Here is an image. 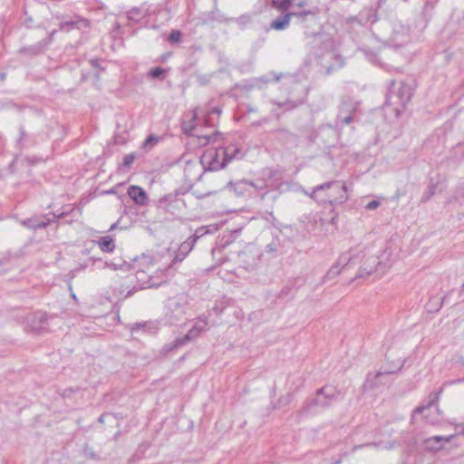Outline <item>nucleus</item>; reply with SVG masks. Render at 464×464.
Instances as JSON below:
<instances>
[{
	"mask_svg": "<svg viewBox=\"0 0 464 464\" xmlns=\"http://www.w3.org/2000/svg\"><path fill=\"white\" fill-rule=\"evenodd\" d=\"M247 111H250V112H255V111H256V109L251 108V107H248Z\"/></svg>",
	"mask_w": 464,
	"mask_h": 464,
	"instance_id": "de8ad7c7",
	"label": "nucleus"
},
{
	"mask_svg": "<svg viewBox=\"0 0 464 464\" xmlns=\"http://www.w3.org/2000/svg\"><path fill=\"white\" fill-rule=\"evenodd\" d=\"M411 40L410 28L401 24H395L390 37V42L394 47H401Z\"/></svg>",
	"mask_w": 464,
	"mask_h": 464,
	"instance_id": "9d476101",
	"label": "nucleus"
},
{
	"mask_svg": "<svg viewBox=\"0 0 464 464\" xmlns=\"http://www.w3.org/2000/svg\"><path fill=\"white\" fill-rule=\"evenodd\" d=\"M394 84H395V82H394L393 80H392V81H391V85H392V86H394Z\"/></svg>",
	"mask_w": 464,
	"mask_h": 464,
	"instance_id": "5fc2aeb1",
	"label": "nucleus"
},
{
	"mask_svg": "<svg viewBox=\"0 0 464 464\" xmlns=\"http://www.w3.org/2000/svg\"><path fill=\"white\" fill-rule=\"evenodd\" d=\"M279 246L278 240H273L271 243L266 245L265 251L268 254H275L277 252Z\"/></svg>",
	"mask_w": 464,
	"mask_h": 464,
	"instance_id": "72a5a7b5",
	"label": "nucleus"
},
{
	"mask_svg": "<svg viewBox=\"0 0 464 464\" xmlns=\"http://www.w3.org/2000/svg\"><path fill=\"white\" fill-rule=\"evenodd\" d=\"M455 435L449 436H432L425 440L424 443L430 450H439L442 449L443 445L447 442L451 441Z\"/></svg>",
	"mask_w": 464,
	"mask_h": 464,
	"instance_id": "dca6fc26",
	"label": "nucleus"
},
{
	"mask_svg": "<svg viewBox=\"0 0 464 464\" xmlns=\"http://www.w3.org/2000/svg\"><path fill=\"white\" fill-rule=\"evenodd\" d=\"M318 14V9H309V10H303V11H293L289 12L290 17H295L300 23H303L306 21L307 17H313L315 18Z\"/></svg>",
	"mask_w": 464,
	"mask_h": 464,
	"instance_id": "aec40b11",
	"label": "nucleus"
},
{
	"mask_svg": "<svg viewBox=\"0 0 464 464\" xmlns=\"http://www.w3.org/2000/svg\"><path fill=\"white\" fill-rule=\"evenodd\" d=\"M340 392L332 386H324L316 392L314 398L308 400L304 406V411L306 412L312 411L314 408H326L336 401Z\"/></svg>",
	"mask_w": 464,
	"mask_h": 464,
	"instance_id": "39448f33",
	"label": "nucleus"
},
{
	"mask_svg": "<svg viewBox=\"0 0 464 464\" xmlns=\"http://www.w3.org/2000/svg\"><path fill=\"white\" fill-rule=\"evenodd\" d=\"M84 267H85V266H81V267H79V268H76V269H75V271H79V270H81V269H83Z\"/></svg>",
	"mask_w": 464,
	"mask_h": 464,
	"instance_id": "864d4df0",
	"label": "nucleus"
},
{
	"mask_svg": "<svg viewBox=\"0 0 464 464\" xmlns=\"http://www.w3.org/2000/svg\"><path fill=\"white\" fill-rule=\"evenodd\" d=\"M103 417H104L103 415L100 416V418H99L100 422H103Z\"/></svg>",
	"mask_w": 464,
	"mask_h": 464,
	"instance_id": "09e8293b",
	"label": "nucleus"
},
{
	"mask_svg": "<svg viewBox=\"0 0 464 464\" xmlns=\"http://www.w3.org/2000/svg\"><path fill=\"white\" fill-rule=\"evenodd\" d=\"M455 432L456 435H464V422L456 425Z\"/></svg>",
	"mask_w": 464,
	"mask_h": 464,
	"instance_id": "58836bf2",
	"label": "nucleus"
},
{
	"mask_svg": "<svg viewBox=\"0 0 464 464\" xmlns=\"http://www.w3.org/2000/svg\"><path fill=\"white\" fill-rule=\"evenodd\" d=\"M403 2H408L409 0H402Z\"/></svg>",
	"mask_w": 464,
	"mask_h": 464,
	"instance_id": "bf43d9fd",
	"label": "nucleus"
},
{
	"mask_svg": "<svg viewBox=\"0 0 464 464\" xmlns=\"http://www.w3.org/2000/svg\"><path fill=\"white\" fill-rule=\"evenodd\" d=\"M340 463H341V461H340V460H338L335 464H340Z\"/></svg>",
	"mask_w": 464,
	"mask_h": 464,
	"instance_id": "13d9d810",
	"label": "nucleus"
},
{
	"mask_svg": "<svg viewBox=\"0 0 464 464\" xmlns=\"http://www.w3.org/2000/svg\"><path fill=\"white\" fill-rule=\"evenodd\" d=\"M114 227H115V225H111V229H113V228H114Z\"/></svg>",
	"mask_w": 464,
	"mask_h": 464,
	"instance_id": "4d7b16f0",
	"label": "nucleus"
},
{
	"mask_svg": "<svg viewBox=\"0 0 464 464\" xmlns=\"http://www.w3.org/2000/svg\"><path fill=\"white\" fill-rule=\"evenodd\" d=\"M425 418L427 419V420H428L429 422H430V423H431V424H433V425H435V424H437V423L439 422V420H438V419H429L428 415H427V416H425Z\"/></svg>",
	"mask_w": 464,
	"mask_h": 464,
	"instance_id": "c03bdc74",
	"label": "nucleus"
},
{
	"mask_svg": "<svg viewBox=\"0 0 464 464\" xmlns=\"http://www.w3.org/2000/svg\"><path fill=\"white\" fill-rule=\"evenodd\" d=\"M135 158L136 157L134 153L125 155L123 158L122 165L124 167H130L134 162Z\"/></svg>",
	"mask_w": 464,
	"mask_h": 464,
	"instance_id": "c9c22d12",
	"label": "nucleus"
},
{
	"mask_svg": "<svg viewBox=\"0 0 464 464\" xmlns=\"http://www.w3.org/2000/svg\"><path fill=\"white\" fill-rule=\"evenodd\" d=\"M180 201L179 199H174L171 196H165L160 199V207H163L167 208L168 210H170L169 208L171 207V203L179 204Z\"/></svg>",
	"mask_w": 464,
	"mask_h": 464,
	"instance_id": "cd10ccee",
	"label": "nucleus"
},
{
	"mask_svg": "<svg viewBox=\"0 0 464 464\" xmlns=\"http://www.w3.org/2000/svg\"><path fill=\"white\" fill-rule=\"evenodd\" d=\"M181 36H182V34H181L180 31L172 30L169 35L168 40L170 44H177L181 41Z\"/></svg>",
	"mask_w": 464,
	"mask_h": 464,
	"instance_id": "2f4dec72",
	"label": "nucleus"
},
{
	"mask_svg": "<svg viewBox=\"0 0 464 464\" xmlns=\"http://www.w3.org/2000/svg\"><path fill=\"white\" fill-rule=\"evenodd\" d=\"M412 96V90L410 85L401 82L398 91L395 93L390 92L386 99V103L393 105L396 103L401 104L402 107L411 101Z\"/></svg>",
	"mask_w": 464,
	"mask_h": 464,
	"instance_id": "1a4fd4ad",
	"label": "nucleus"
},
{
	"mask_svg": "<svg viewBox=\"0 0 464 464\" xmlns=\"http://www.w3.org/2000/svg\"><path fill=\"white\" fill-rule=\"evenodd\" d=\"M97 245L102 252L111 253L115 248L114 240L111 236H104L99 238Z\"/></svg>",
	"mask_w": 464,
	"mask_h": 464,
	"instance_id": "4be33fe9",
	"label": "nucleus"
},
{
	"mask_svg": "<svg viewBox=\"0 0 464 464\" xmlns=\"http://www.w3.org/2000/svg\"><path fill=\"white\" fill-rule=\"evenodd\" d=\"M161 276H164L163 272H161ZM136 278L140 288L158 287L165 282L164 276L156 278L151 275H148L146 271L141 269L137 270Z\"/></svg>",
	"mask_w": 464,
	"mask_h": 464,
	"instance_id": "9b49d317",
	"label": "nucleus"
},
{
	"mask_svg": "<svg viewBox=\"0 0 464 464\" xmlns=\"http://www.w3.org/2000/svg\"><path fill=\"white\" fill-rule=\"evenodd\" d=\"M290 14L286 12L284 14L277 16L270 24V28L276 31L285 30L290 24Z\"/></svg>",
	"mask_w": 464,
	"mask_h": 464,
	"instance_id": "f3484780",
	"label": "nucleus"
},
{
	"mask_svg": "<svg viewBox=\"0 0 464 464\" xmlns=\"http://www.w3.org/2000/svg\"><path fill=\"white\" fill-rule=\"evenodd\" d=\"M442 392V388H440L437 392H433V393H430V396H429V402H428V405L427 406H420L418 408H416L413 411V417L416 415V414H420V413H423L425 411H431V406L433 404H435L439 399H440V392Z\"/></svg>",
	"mask_w": 464,
	"mask_h": 464,
	"instance_id": "412c9836",
	"label": "nucleus"
},
{
	"mask_svg": "<svg viewBox=\"0 0 464 464\" xmlns=\"http://www.w3.org/2000/svg\"><path fill=\"white\" fill-rule=\"evenodd\" d=\"M429 6V1H427L424 5V7L427 8Z\"/></svg>",
	"mask_w": 464,
	"mask_h": 464,
	"instance_id": "603ef678",
	"label": "nucleus"
},
{
	"mask_svg": "<svg viewBox=\"0 0 464 464\" xmlns=\"http://www.w3.org/2000/svg\"><path fill=\"white\" fill-rule=\"evenodd\" d=\"M392 446H393L392 444H391L389 446H382V442H371V443H365V444L354 446L353 448V450L355 451V450L362 449L364 447H375V448H378V449L379 448L391 449V448H392Z\"/></svg>",
	"mask_w": 464,
	"mask_h": 464,
	"instance_id": "c756f323",
	"label": "nucleus"
},
{
	"mask_svg": "<svg viewBox=\"0 0 464 464\" xmlns=\"http://www.w3.org/2000/svg\"><path fill=\"white\" fill-rule=\"evenodd\" d=\"M218 230V226L217 224H212L208 226H204L197 228L193 236L189 237L190 238H195V243L208 234H214Z\"/></svg>",
	"mask_w": 464,
	"mask_h": 464,
	"instance_id": "6ab92c4d",
	"label": "nucleus"
},
{
	"mask_svg": "<svg viewBox=\"0 0 464 464\" xmlns=\"http://www.w3.org/2000/svg\"><path fill=\"white\" fill-rule=\"evenodd\" d=\"M50 43L51 37H49L48 39H44L35 44L23 47L19 50V53L30 57L36 56L42 53Z\"/></svg>",
	"mask_w": 464,
	"mask_h": 464,
	"instance_id": "2eb2a0df",
	"label": "nucleus"
},
{
	"mask_svg": "<svg viewBox=\"0 0 464 464\" xmlns=\"http://www.w3.org/2000/svg\"><path fill=\"white\" fill-rule=\"evenodd\" d=\"M250 20V17L248 15H242L238 18V21L242 24L248 23Z\"/></svg>",
	"mask_w": 464,
	"mask_h": 464,
	"instance_id": "79ce46f5",
	"label": "nucleus"
},
{
	"mask_svg": "<svg viewBox=\"0 0 464 464\" xmlns=\"http://www.w3.org/2000/svg\"><path fill=\"white\" fill-rule=\"evenodd\" d=\"M208 325V322L207 318L205 316H199L196 319L193 326L189 329L186 335L176 338L172 343L166 345V349L168 351H172L185 345L192 340H195L201 333L207 331Z\"/></svg>",
	"mask_w": 464,
	"mask_h": 464,
	"instance_id": "423d86ee",
	"label": "nucleus"
},
{
	"mask_svg": "<svg viewBox=\"0 0 464 464\" xmlns=\"http://www.w3.org/2000/svg\"><path fill=\"white\" fill-rule=\"evenodd\" d=\"M261 256V250L253 245L247 246L238 255L240 264L247 271H253L259 266Z\"/></svg>",
	"mask_w": 464,
	"mask_h": 464,
	"instance_id": "6e6552de",
	"label": "nucleus"
},
{
	"mask_svg": "<svg viewBox=\"0 0 464 464\" xmlns=\"http://www.w3.org/2000/svg\"><path fill=\"white\" fill-rule=\"evenodd\" d=\"M459 198H464V188L462 187H459L455 191V195L446 199V204L449 205L458 202Z\"/></svg>",
	"mask_w": 464,
	"mask_h": 464,
	"instance_id": "c85d7f7f",
	"label": "nucleus"
},
{
	"mask_svg": "<svg viewBox=\"0 0 464 464\" xmlns=\"http://www.w3.org/2000/svg\"><path fill=\"white\" fill-rule=\"evenodd\" d=\"M127 193L137 205H147L149 198L146 191L142 188L131 185L129 187Z\"/></svg>",
	"mask_w": 464,
	"mask_h": 464,
	"instance_id": "4468645a",
	"label": "nucleus"
},
{
	"mask_svg": "<svg viewBox=\"0 0 464 464\" xmlns=\"http://www.w3.org/2000/svg\"><path fill=\"white\" fill-rule=\"evenodd\" d=\"M159 140H160V137L150 134L143 141L142 148H144L146 150H150L159 142Z\"/></svg>",
	"mask_w": 464,
	"mask_h": 464,
	"instance_id": "bb28decb",
	"label": "nucleus"
},
{
	"mask_svg": "<svg viewBox=\"0 0 464 464\" xmlns=\"http://www.w3.org/2000/svg\"><path fill=\"white\" fill-rule=\"evenodd\" d=\"M372 259H373L372 260V265L373 266H371L369 269L363 268V271H365L366 275H371L372 273H373L376 270V267L374 266L377 264L376 258L373 257Z\"/></svg>",
	"mask_w": 464,
	"mask_h": 464,
	"instance_id": "ea45409f",
	"label": "nucleus"
},
{
	"mask_svg": "<svg viewBox=\"0 0 464 464\" xmlns=\"http://www.w3.org/2000/svg\"><path fill=\"white\" fill-rule=\"evenodd\" d=\"M305 194L321 206L343 204L349 199L348 188L344 181L332 180L318 185Z\"/></svg>",
	"mask_w": 464,
	"mask_h": 464,
	"instance_id": "f03ea898",
	"label": "nucleus"
},
{
	"mask_svg": "<svg viewBox=\"0 0 464 464\" xmlns=\"http://www.w3.org/2000/svg\"><path fill=\"white\" fill-rule=\"evenodd\" d=\"M139 10L138 9H133L131 12H130L129 14V18L130 19H135L137 15H139Z\"/></svg>",
	"mask_w": 464,
	"mask_h": 464,
	"instance_id": "a19ab883",
	"label": "nucleus"
},
{
	"mask_svg": "<svg viewBox=\"0 0 464 464\" xmlns=\"http://www.w3.org/2000/svg\"><path fill=\"white\" fill-rule=\"evenodd\" d=\"M267 82V80L263 78H255L249 81L242 82L238 84H237V87L238 89L244 90V91H250L255 88H261L262 84H266Z\"/></svg>",
	"mask_w": 464,
	"mask_h": 464,
	"instance_id": "a211bd4d",
	"label": "nucleus"
},
{
	"mask_svg": "<svg viewBox=\"0 0 464 464\" xmlns=\"http://www.w3.org/2000/svg\"><path fill=\"white\" fill-rule=\"evenodd\" d=\"M348 258L346 256H341L335 265H333L331 268L328 270L326 274V277L329 279L334 278L341 272L340 265L343 264V267H344L347 263Z\"/></svg>",
	"mask_w": 464,
	"mask_h": 464,
	"instance_id": "5701e85b",
	"label": "nucleus"
},
{
	"mask_svg": "<svg viewBox=\"0 0 464 464\" xmlns=\"http://www.w3.org/2000/svg\"><path fill=\"white\" fill-rule=\"evenodd\" d=\"M227 160L226 159V151L221 150L220 148H209L204 151L200 157L199 163L188 161L185 168L187 177L190 176L192 169L197 168L199 170L216 171L226 167Z\"/></svg>",
	"mask_w": 464,
	"mask_h": 464,
	"instance_id": "7ed1b4c3",
	"label": "nucleus"
},
{
	"mask_svg": "<svg viewBox=\"0 0 464 464\" xmlns=\"http://www.w3.org/2000/svg\"><path fill=\"white\" fill-rule=\"evenodd\" d=\"M221 150L226 151V159L227 163L239 157L240 150L236 145H229L227 147H219Z\"/></svg>",
	"mask_w": 464,
	"mask_h": 464,
	"instance_id": "b1692460",
	"label": "nucleus"
},
{
	"mask_svg": "<svg viewBox=\"0 0 464 464\" xmlns=\"http://www.w3.org/2000/svg\"><path fill=\"white\" fill-rule=\"evenodd\" d=\"M463 287H464V283H463Z\"/></svg>",
	"mask_w": 464,
	"mask_h": 464,
	"instance_id": "052dcab7",
	"label": "nucleus"
},
{
	"mask_svg": "<svg viewBox=\"0 0 464 464\" xmlns=\"http://www.w3.org/2000/svg\"><path fill=\"white\" fill-rule=\"evenodd\" d=\"M448 298V295L441 299V304H445Z\"/></svg>",
	"mask_w": 464,
	"mask_h": 464,
	"instance_id": "49530a36",
	"label": "nucleus"
},
{
	"mask_svg": "<svg viewBox=\"0 0 464 464\" xmlns=\"http://www.w3.org/2000/svg\"><path fill=\"white\" fill-rule=\"evenodd\" d=\"M380 206V202L378 200H372L365 206L367 210H374Z\"/></svg>",
	"mask_w": 464,
	"mask_h": 464,
	"instance_id": "4c0bfd02",
	"label": "nucleus"
},
{
	"mask_svg": "<svg viewBox=\"0 0 464 464\" xmlns=\"http://www.w3.org/2000/svg\"><path fill=\"white\" fill-rule=\"evenodd\" d=\"M283 174L280 170L266 168L254 180L241 179L229 182L227 187L238 196L255 194L260 201L273 208L274 203L281 194Z\"/></svg>",
	"mask_w": 464,
	"mask_h": 464,
	"instance_id": "f257e3e1",
	"label": "nucleus"
},
{
	"mask_svg": "<svg viewBox=\"0 0 464 464\" xmlns=\"http://www.w3.org/2000/svg\"><path fill=\"white\" fill-rule=\"evenodd\" d=\"M369 59H370V61H371L372 63H375V62H376V57H375V55H374V54H372V55L369 57Z\"/></svg>",
	"mask_w": 464,
	"mask_h": 464,
	"instance_id": "a18cd8bd",
	"label": "nucleus"
},
{
	"mask_svg": "<svg viewBox=\"0 0 464 464\" xmlns=\"http://www.w3.org/2000/svg\"><path fill=\"white\" fill-rule=\"evenodd\" d=\"M34 317L39 321L41 325H35L33 323L32 327L37 332L44 331L45 327L44 326V324H46L48 320V316L46 315V314L43 312H37L34 314Z\"/></svg>",
	"mask_w": 464,
	"mask_h": 464,
	"instance_id": "393cba45",
	"label": "nucleus"
},
{
	"mask_svg": "<svg viewBox=\"0 0 464 464\" xmlns=\"http://www.w3.org/2000/svg\"><path fill=\"white\" fill-rule=\"evenodd\" d=\"M403 364L404 361H399L396 369H386L384 371H380L375 373L369 372L365 381V385L368 386L369 388H373L377 386L380 383L379 379L385 377L388 374L397 372L399 370L402 368Z\"/></svg>",
	"mask_w": 464,
	"mask_h": 464,
	"instance_id": "f8f14e48",
	"label": "nucleus"
},
{
	"mask_svg": "<svg viewBox=\"0 0 464 464\" xmlns=\"http://www.w3.org/2000/svg\"><path fill=\"white\" fill-rule=\"evenodd\" d=\"M358 276H360V277H361V276H363L362 270H361V271H360V273H359Z\"/></svg>",
	"mask_w": 464,
	"mask_h": 464,
	"instance_id": "3c124183",
	"label": "nucleus"
},
{
	"mask_svg": "<svg viewBox=\"0 0 464 464\" xmlns=\"http://www.w3.org/2000/svg\"><path fill=\"white\" fill-rule=\"evenodd\" d=\"M0 78H1V80H4V79L5 78V73H2V74L0 75Z\"/></svg>",
	"mask_w": 464,
	"mask_h": 464,
	"instance_id": "8fccbe9b",
	"label": "nucleus"
},
{
	"mask_svg": "<svg viewBox=\"0 0 464 464\" xmlns=\"http://www.w3.org/2000/svg\"><path fill=\"white\" fill-rule=\"evenodd\" d=\"M436 190V187L434 184H431L428 187L427 191L424 192V194L421 197V202H427L431 198L432 196H434Z\"/></svg>",
	"mask_w": 464,
	"mask_h": 464,
	"instance_id": "7c9ffc66",
	"label": "nucleus"
},
{
	"mask_svg": "<svg viewBox=\"0 0 464 464\" xmlns=\"http://www.w3.org/2000/svg\"><path fill=\"white\" fill-rule=\"evenodd\" d=\"M306 5H307V0H299V1L296 3V6H297V7H299V8H303V7H304Z\"/></svg>",
	"mask_w": 464,
	"mask_h": 464,
	"instance_id": "37998d69",
	"label": "nucleus"
},
{
	"mask_svg": "<svg viewBox=\"0 0 464 464\" xmlns=\"http://www.w3.org/2000/svg\"><path fill=\"white\" fill-rule=\"evenodd\" d=\"M197 111H193L191 119L188 121H184L182 124L183 131L187 135L196 137L199 146H207L209 143L215 142L220 133L211 127L208 128L205 131H202V127L198 126L197 123Z\"/></svg>",
	"mask_w": 464,
	"mask_h": 464,
	"instance_id": "20e7f679",
	"label": "nucleus"
},
{
	"mask_svg": "<svg viewBox=\"0 0 464 464\" xmlns=\"http://www.w3.org/2000/svg\"><path fill=\"white\" fill-rule=\"evenodd\" d=\"M165 72V70L161 67H154L149 71V76L153 79L160 78Z\"/></svg>",
	"mask_w": 464,
	"mask_h": 464,
	"instance_id": "473e14b6",
	"label": "nucleus"
},
{
	"mask_svg": "<svg viewBox=\"0 0 464 464\" xmlns=\"http://www.w3.org/2000/svg\"><path fill=\"white\" fill-rule=\"evenodd\" d=\"M271 1H272V6L281 12L287 11L293 4V0H271Z\"/></svg>",
	"mask_w": 464,
	"mask_h": 464,
	"instance_id": "a878e982",
	"label": "nucleus"
},
{
	"mask_svg": "<svg viewBox=\"0 0 464 464\" xmlns=\"http://www.w3.org/2000/svg\"><path fill=\"white\" fill-rule=\"evenodd\" d=\"M358 108V102L351 97H343L339 105L338 114L336 116L334 127L343 128L353 120V114Z\"/></svg>",
	"mask_w": 464,
	"mask_h": 464,
	"instance_id": "0eeeda50",
	"label": "nucleus"
},
{
	"mask_svg": "<svg viewBox=\"0 0 464 464\" xmlns=\"http://www.w3.org/2000/svg\"><path fill=\"white\" fill-rule=\"evenodd\" d=\"M23 224L32 228L44 227L46 226L44 222L33 223L32 219L24 220Z\"/></svg>",
	"mask_w": 464,
	"mask_h": 464,
	"instance_id": "f704fd0d",
	"label": "nucleus"
},
{
	"mask_svg": "<svg viewBox=\"0 0 464 464\" xmlns=\"http://www.w3.org/2000/svg\"><path fill=\"white\" fill-rule=\"evenodd\" d=\"M136 262H139V265L141 266L143 264H151L152 257L150 256L143 255L139 259H136Z\"/></svg>",
	"mask_w": 464,
	"mask_h": 464,
	"instance_id": "e433bc0d",
	"label": "nucleus"
},
{
	"mask_svg": "<svg viewBox=\"0 0 464 464\" xmlns=\"http://www.w3.org/2000/svg\"><path fill=\"white\" fill-rule=\"evenodd\" d=\"M63 215H64V213L63 212V213H61V214L58 216V218H62Z\"/></svg>",
	"mask_w": 464,
	"mask_h": 464,
	"instance_id": "6e6d98bb",
	"label": "nucleus"
},
{
	"mask_svg": "<svg viewBox=\"0 0 464 464\" xmlns=\"http://www.w3.org/2000/svg\"><path fill=\"white\" fill-rule=\"evenodd\" d=\"M195 238L188 237L186 241L180 244L178 253L176 254L172 264L169 265V267L174 266L176 263L182 262L186 256L190 253L195 246Z\"/></svg>",
	"mask_w": 464,
	"mask_h": 464,
	"instance_id": "ddd939ff",
	"label": "nucleus"
}]
</instances>
